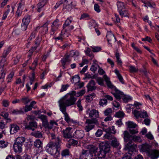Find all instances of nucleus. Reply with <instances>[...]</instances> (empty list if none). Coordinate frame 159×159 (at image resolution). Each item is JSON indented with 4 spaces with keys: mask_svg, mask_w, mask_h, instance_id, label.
<instances>
[{
    "mask_svg": "<svg viewBox=\"0 0 159 159\" xmlns=\"http://www.w3.org/2000/svg\"><path fill=\"white\" fill-rule=\"evenodd\" d=\"M61 143V140L57 137L54 142H50L47 144V151L52 155L56 154V152L60 151Z\"/></svg>",
    "mask_w": 159,
    "mask_h": 159,
    "instance_id": "1",
    "label": "nucleus"
},
{
    "mask_svg": "<svg viewBox=\"0 0 159 159\" xmlns=\"http://www.w3.org/2000/svg\"><path fill=\"white\" fill-rule=\"evenodd\" d=\"M76 98L71 95H66L61 98L58 101L60 108L61 107H66L74 105L76 101Z\"/></svg>",
    "mask_w": 159,
    "mask_h": 159,
    "instance_id": "2",
    "label": "nucleus"
},
{
    "mask_svg": "<svg viewBox=\"0 0 159 159\" xmlns=\"http://www.w3.org/2000/svg\"><path fill=\"white\" fill-rule=\"evenodd\" d=\"M140 150L141 152H146L149 156H152L154 158H157L159 156V151L158 150H153L151 151V146L148 144H143L139 147Z\"/></svg>",
    "mask_w": 159,
    "mask_h": 159,
    "instance_id": "3",
    "label": "nucleus"
},
{
    "mask_svg": "<svg viewBox=\"0 0 159 159\" xmlns=\"http://www.w3.org/2000/svg\"><path fill=\"white\" fill-rule=\"evenodd\" d=\"M85 123L86 125L84 127V129L87 132H89L95 127L94 121L93 120L87 119Z\"/></svg>",
    "mask_w": 159,
    "mask_h": 159,
    "instance_id": "4",
    "label": "nucleus"
},
{
    "mask_svg": "<svg viewBox=\"0 0 159 159\" xmlns=\"http://www.w3.org/2000/svg\"><path fill=\"white\" fill-rule=\"evenodd\" d=\"M57 125V123L53 120L50 121L49 123L48 121L47 120L42 122V125L46 129H51L53 127Z\"/></svg>",
    "mask_w": 159,
    "mask_h": 159,
    "instance_id": "5",
    "label": "nucleus"
},
{
    "mask_svg": "<svg viewBox=\"0 0 159 159\" xmlns=\"http://www.w3.org/2000/svg\"><path fill=\"white\" fill-rule=\"evenodd\" d=\"M72 2L70 0H65L63 2V10L66 12L70 11L72 7Z\"/></svg>",
    "mask_w": 159,
    "mask_h": 159,
    "instance_id": "6",
    "label": "nucleus"
},
{
    "mask_svg": "<svg viewBox=\"0 0 159 159\" xmlns=\"http://www.w3.org/2000/svg\"><path fill=\"white\" fill-rule=\"evenodd\" d=\"M72 128L70 127L67 128L65 130L62 131L63 137L66 139L70 138L72 137L71 130Z\"/></svg>",
    "mask_w": 159,
    "mask_h": 159,
    "instance_id": "7",
    "label": "nucleus"
},
{
    "mask_svg": "<svg viewBox=\"0 0 159 159\" xmlns=\"http://www.w3.org/2000/svg\"><path fill=\"white\" fill-rule=\"evenodd\" d=\"M58 22L59 20L56 19L53 22L52 25L51 31L50 32L51 35L53 34L54 32L57 29L59 26Z\"/></svg>",
    "mask_w": 159,
    "mask_h": 159,
    "instance_id": "8",
    "label": "nucleus"
},
{
    "mask_svg": "<svg viewBox=\"0 0 159 159\" xmlns=\"http://www.w3.org/2000/svg\"><path fill=\"white\" fill-rule=\"evenodd\" d=\"M37 124L36 122L33 121L30 122L29 124L25 126V128L29 130H31L33 131L34 130V129L37 127Z\"/></svg>",
    "mask_w": 159,
    "mask_h": 159,
    "instance_id": "9",
    "label": "nucleus"
},
{
    "mask_svg": "<svg viewBox=\"0 0 159 159\" xmlns=\"http://www.w3.org/2000/svg\"><path fill=\"white\" fill-rule=\"evenodd\" d=\"M60 110L64 114L65 117V120L68 123L71 121V119L70 118L68 114L66 112V109L65 107H61Z\"/></svg>",
    "mask_w": 159,
    "mask_h": 159,
    "instance_id": "10",
    "label": "nucleus"
},
{
    "mask_svg": "<svg viewBox=\"0 0 159 159\" xmlns=\"http://www.w3.org/2000/svg\"><path fill=\"white\" fill-rule=\"evenodd\" d=\"M22 145L15 142L13 145L14 151L18 153H21L22 151Z\"/></svg>",
    "mask_w": 159,
    "mask_h": 159,
    "instance_id": "11",
    "label": "nucleus"
},
{
    "mask_svg": "<svg viewBox=\"0 0 159 159\" xmlns=\"http://www.w3.org/2000/svg\"><path fill=\"white\" fill-rule=\"evenodd\" d=\"M95 83L94 80H91L87 86L88 89V91H92L95 89L96 87L95 86Z\"/></svg>",
    "mask_w": 159,
    "mask_h": 159,
    "instance_id": "12",
    "label": "nucleus"
},
{
    "mask_svg": "<svg viewBox=\"0 0 159 159\" xmlns=\"http://www.w3.org/2000/svg\"><path fill=\"white\" fill-rule=\"evenodd\" d=\"M89 117L90 118H93V119L99 117V112L97 110L93 109L90 111L89 113Z\"/></svg>",
    "mask_w": 159,
    "mask_h": 159,
    "instance_id": "13",
    "label": "nucleus"
},
{
    "mask_svg": "<svg viewBox=\"0 0 159 159\" xmlns=\"http://www.w3.org/2000/svg\"><path fill=\"white\" fill-rule=\"evenodd\" d=\"M106 38L107 39V41L110 43L109 42H116V39L114 35L112 34L111 32H108L106 35Z\"/></svg>",
    "mask_w": 159,
    "mask_h": 159,
    "instance_id": "14",
    "label": "nucleus"
},
{
    "mask_svg": "<svg viewBox=\"0 0 159 159\" xmlns=\"http://www.w3.org/2000/svg\"><path fill=\"white\" fill-rule=\"evenodd\" d=\"M84 135V133L83 130H76L75 132L74 136L75 138L78 139H81L83 137Z\"/></svg>",
    "mask_w": 159,
    "mask_h": 159,
    "instance_id": "15",
    "label": "nucleus"
},
{
    "mask_svg": "<svg viewBox=\"0 0 159 159\" xmlns=\"http://www.w3.org/2000/svg\"><path fill=\"white\" fill-rule=\"evenodd\" d=\"M19 129V127L16 124H12L10 125V132L11 134L16 133Z\"/></svg>",
    "mask_w": 159,
    "mask_h": 159,
    "instance_id": "16",
    "label": "nucleus"
},
{
    "mask_svg": "<svg viewBox=\"0 0 159 159\" xmlns=\"http://www.w3.org/2000/svg\"><path fill=\"white\" fill-rule=\"evenodd\" d=\"M123 135V138L125 142H126L129 141H131L132 136L129 134L128 131L126 130L124 132Z\"/></svg>",
    "mask_w": 159,
    "mask_h": 159,
    "instance_id": "17",
    "label": "nucleus"
},
{
    "mask_svg": "<svg viewBox=\"0 0 159 159\" xmlns=\"http://www.w3.org/2000/svg\"><path fill=\"white\" fill-rule=\"evenodd\" d=\"M70 154V152L68 149H66L62 151L61 153V157L63 159H66L69 157Z\"/></svg>",
    "mask_w": 159,
    "mask_h": 159,
    "instance_id": "18",
    "label": "nucleus"
},
{
    "mask_svg": "<svg viewBox=\"0 0 159 159\" xmlns=\"http://www.w3.org/2000/svg\"><path fill=\"white\" fill-rule=\"evenodd\" d=\"M106 82L107 87L111 89H113L115 87L113 85L111 82L110 79L106 75H105L103 76Z\"/></svg>",
    "mask_w": 159,
    "mask_h": 159,
    "instance_id": "19",
    "label": "nucleus"
},
{
    "mask_svg": "<svg viewBox=\"0 0 159 159\" xmlns=\"http://www.w3.org/2000/svg\"><path fill=\"white\" fill-rule=\"evenodd\" d=\"M34 145L36 147L40 149L43 148V143L39 139H36L34 143Z\"/></svg>",
    "mask_w": 159,
    "mask_h": 159,
    "instance_id": "20",
    "label": "nucleus"
},
{
    "mask_svg": "<svg viewBox=\"0 0 159 159\" xmlns=\"http://www.w3.org/2000/svg\"><path fill=\"white\" fill-rule=\"evenodd\" d=\"M142 2L144 4V6L147 7H149L151 8H155L156 6L155 3L154 2H151L148 1H142Z\"/></svg>",
    "mask_w": 159,
    "mask_h": 159,
    "instance_id": "21",
    "label": "nucleus"
},
{
    "mask_svg": "<svg viewBox=\"0 0 159 159\" xmlns=\"http://www.w3.org/2000/svg\"><path fill=\"white\" fill-rule=\"evenodd\" d=\"M132 141H129L126 146V148L129 149V151L133 152L135 149L136 147V145L133 146L132 144Z\"/></svg>",
    "mask_w": 159,
    "mask_h": 159,
    "instance_id": "22",
    "label": "nucleus"
},
{
    "mask_svg": "<svg viewBox=\"0 0 159 159\" xmlns=\"http://www.w3.org/2000/svg\"><path fill=\"white\" fill-rule=\"evenodd\" d=\"M25 140V137H18L16 139L15 142L23 146Z\"/></svg>",
    "mask_w": 159,
    "mask_h": 159,
    "instance_id": "23",
    "label": "nucleus"
},
{
    "mask_svg": "<svg viewBox=\"0 0 159 159\" xmlns=\"http://www.w3.org/2000/svg\"><path fill=\"white\" fill-rule=\"evenodd\" d=\"M113 94L116 99L119 100L121 99V97L122 96V93L117 90L116 89L115 93H114Z\"/></svg>",
    "mask_w": 159,
    "mask_h": 159,
    "instance_id": "24",
    "label": "nucleus"
},
{
    "mask_svg": "<svg viewBox=\"0 0 159 159\" xmlns=\"http://www.w3.org/2000/svg\"><path fill=\"white\" fill-rule=\"evenodd\" d=\"M48 22H46L44 23L43 25V26H41V30L42 31L41 33L43 34H45L48 31Z\"/></svg>",
    "mask_w": 159,
    "mask_h": 159,
    "instance_id": "25",
    "label": "nucleus"
},
{
    "mask_svg": "<svg viewBox=\"0 0 159 159\" xmlns=\"http://www.w3.org/2000/svg\"><path fill=\"white\" fill-rule=\"evenodd\" d=\"M89 24L91 25L92 26H93V28H95V30L96 31V33L97 34V35H100V33L99 30L97 29L96 28V26L97 25V24L96 23V22L95 21V20H92L91 21L89 22Z\"/></svg>",
    "mask_w": 159,
    "mask_h": 159,
    "instance_id": "26",
    "label": "nucleus"
},
{
    "mask_svg": "<svg viewBox=\"0 0 159 159\" xmlns=\"http://www.w3.org/2000/svg\"><path fill=\"white\" fill-rule=\"evenodd\" d=\"M114 71L115 73L117 75L118 78L120 82H121L122 84H124V81L123 79L122 76L120 73L119 71L117 69H116Z\"/></svg>",
    "mask_w": 159,
    "mask_h": 159,
    "instance_id": "27",
    "label": "nucleus"
},
{
    "mask_svg": "<svg viewBox=\"0 0 159 159\" xmlns=\"http://www.w3.org/2000/svg\"><path fill=\"white\" fill-rule=\"evenodd\" d=\"M117 5L119 11H120V10H123L124 9H125L124 3L123 2H117Z\"/></svg>",
    "mask_w": 159,
    "mask_h": 159,
    "instance_id": "28",
    "label": "nucleus"
},
{
    "mask_svg": "<svg viewBox=\"0 0 159 159\" xmlns=\"http://www.w3.org/2000/svg\"><path fill=\"white\" fill-rule=\"evenodd\" d=\"M80 77L78 75H75L73 77L72 79L71 80V81L72 83H75L76 85L77 83H79L80 81Z\"/></svg>",
    "mask_w": 159,
    "mask_h": 159,
    "instance_id": "29",
    "label": "nucleus"
},
{
    "mask_svg": "<svg viewBox=\"0 0 159 159\" xmlns=\"http://www.w3.org/2000/svg\"><path fill=\"white\" fill-rule=\"evenodd\" d=\"M119 143L117 141L115 137L111 140V145L114 147H118L119 145Z\"/></svg>",
    "mask_w": 159,
    "mask_h": 159,
    "instance_id": "30",
    "label": "nucleus"
},
{
    "mask_svg": "<svg viewBox=\"0 0 159 159\" xmlns=\"http://www.w3.org/2000/svg\"><path fill=\"white\" fill-rule=\"evenodd\" d=\"M40 27L38 26L36 27L35 30L31 33V35L28 39V40H31L32 38H34L35 36V34L38 30L40 29Z\"/></svg>",
    "mask_w": 159,
    "mask_h": 159,
    "instance_id": "31",
    "label": "nucleus"
},
{
    "mask_svg": "<svg viewBox=\"0 0 159 159\" xmlns=\"http://www.w3.org/2000/svg\"><path fill=\"white\" fill-rule=\"evenodd\" d=\"M126 124L128 127L130 128H134L137 126L136 124L131 121H128Z\"/></svg>",
    "mask_w": 159,
    "mask_h": 159,
    "instance_id": "32",
    "label": "nucleus"
},
{
    "mask_svg": "<svg viewBox=\"0 0 159 159\" xmlns=\"http://www.w3.org/2000/svg\"><path fill=\"white\" fill-rule=\"evenodd\" d=\"M38 62V59H36L34 60L32 63L31 66L29 68L30 69L33 70H35L36 67L37 65Z\"/></svg>",
    "mask_w": 159,
    "mask_h": 159,
    "instance_id": "33",
    "label": "nucleus"
},
{
    "mask_svg": "<svg viewBox=\"0 0 159 159\" xmlns=\"http://www.w3.org/2000/svg\"><path fill=\"white\" fill-rule=\"evenodd\" d=\"M32 135L36 138H41L42 137V134L41 132L39 131H36L32 133Z\"/></svg>",
    "mask_w": 159,
    "mask_h": 159,
    "instance_id": "34",
    "label": "nucleus"
},
{
    "mask_svg": "<svg viewBox=\"0 0 159 159\" xmlns=\"http://www.w3.org/2000/svg\"><path fill=\"white\" fill-rule=\"evenodd\" d=\"M132 141L134 142H140L142 141V139L139 136H132V139L130 141Z\"/></svg>",
    "mask_w": 159,
    "mask_h": 159,
    "instance_id": "35",
    "label": "nucleus"
},
{
    "mask_svg": "<svg viewBox=\"0 0 159 159\" xmlns=\"http://www.w3.org/2000/svg\"><path fill=\"white\" fill-rule=\"evenodd\" d=\"M11 112L13 114L16 115L24 113L23 111L22 110H19L18 109L13 110H12L11 111Z\"/></svg>",
    "mask_w": 159,
    "mask_h": 159,
    "instance_id": "36",
    "label": "nucleus"
},
{
    "mask_svg": "<svg viewBox=\"0 0 159 159\" xmlns=\"http://www.w3.org/2000/svg\"><path fill=\"white\" fill-rule=\"evenodd\" d=\"M8 143L4 140L0 141V147L3 148L6 147L8 145Z\"/></svg>",
    "mask_w": 159,
    "mask_h": 159,
    "instance_id": "37",
    "label": "nucleus"
},
{
    "mask_svg": "<svg viewBox=\"0 0 159 159\" xmlns=\"http://www.w3.org/2000/svg\"><path fill=\"white\" fill-rule=\"evenodd\" d=\"M112 110L111 108H108L104 112V113L105 116H111V114Z\"/></svg>",
    "mask_w": 159,
    "mask_h": 159,
    "instance_id": "38",
    "label": "nucleus"
},
{
    "mask_svg": "<svg viewBox=\"0 0 159 159\" xmlns=\"http://www.w3.org/2000/svg\"><path fill=\"white\" fill-rule=\"evenodd\" d=\"M61 34L62 35L63 39L68 37L70 34L69 32H67V31L65 30H62L61 31Z\"/></svg>",
    "mask_w": 159,
    "mask_h": 159,
    "instance_id": "39",
    "label": "nucleus"
},
{
    "mask_svg": "<svg viewBox=\"0 0 159 159\" xmlns=\"http://www.w3.org/2000/svg\"><path fill=\"white\" fill-rule=\"evenodd\" d=\"M110 133H106L104 136V137L109 140H112L115 137Z\"/></svg>",
    "mask_w": 159,
    "mask_h": 159,
    "instance_id": "40",
    "label": "nucleus"
},
{
    "mask_svg": "<svg viewBox=\"0 0 159 159\" xmlns=\"http://www.w3.org/2000/svg\"><path fill=\"white\" fill-rule=\"evenodd\" d=\"M2 73L0 74V80H1L2 82H3L4 81V79L5 77V75L6 74V71L5 70H1Z\"/></svg>",
    "mask_w": 159,
    "mask_h": 159,
    "instance_id": "41",
    "label": "nucleus"
},
{
    "mask_svg": "<svg viewBox=\"0 0 159 159\" xmlns=\"http://www.w3.org/2000/svg\"><path fill=\"white\" fill-rule=\"evenodd\" d=\"M30 16H28L26 17H25L22 20V23L26 24V25H28L30 21Z\"/></svg>",
    "mask_w": 159,
    "mask_h": 159,
    "instance_id": "42",
    "label": "nucleus"
},
{
    "mask_svg": "<svg viewBox=\"0 0 159 159\" xmlns=\"http://www.w3.org/2000/svg\"><path fill=\"white\" fill-rule=\"evenodd\" d=\"M69 142L70 145L73 146L76 145L78 143L77 140H75L73 139H70L69 140Z\"/></svg>",
    "mask_w": 159,
    "mask_h": 159,
    "instance_id": "43",
    "label": "nucleus"
},
{
    "mask_svg": "<svg viewBox=\"0 0 159 159\" xmlns=\"http://www.w3.org/2000/svg\"><path fill=\"white\" fill-rule=\"evenodd\" d=\"M119 12L120 13V15L122 17H126L128 16V13L127 11L125 10L124 9L123 10H120V11H119Z\"/></svg>",
    "mask_w": 159,
    "mask_h": 159,
    "instance_id": "44",
    "label": "nucleus"
},
{
    "mask_svg": "<svg viewBox=\"0 0 159 159\" xmlns=\"http://www.w3.org/2000/svg\"><path fill=\"white\" fill-rule=\"evenodd\" d=\"M37 48V46H35L34 47H32L31 49L29 50L28 52V56L30 57L32 54V53Z\"/></svg>",
    "mask_w": 159,
    "mask_h": 159,
    "instance_id": "45",
    "label": "nucleus"
},
{
    "mask_svg": "<svg viewBox=\"0 0 159 159\" xmlns=\"http://www.w3.org/2000/svg\"><path fill=\"white\" fill-rule=\"evenodd\" d=\"M72 22V20L69 19H68L66 20L65 21L64 24L63 25V29H65L66 27L67 26L69 25L70 23H71Z\"/></svg>",
    "mask_w": 159,
    "mask_h": 159,
    "instance_id": "46",
    "label": "nucleus"
},
{
    "mask_svg": "<svg viewBox=\"0 0 159 159\" xmlns=\"http://www.w3.org/2000/svg\"><path fill=\"white\" fill-rule=\"evenodd\" d=\"M129 70L131 73H135L137 72L138 70V68L135 67L133 66H130L129 67Z\"/></svg>",
    "mask_w": 159,
    "mask_h": 159,
    "instance_id": "47",
    "label": "nucleus"
},
{
    "mask_svg": "<svg viewBox=\"0 0 159 159\" xmlns=\"http://www.w3.org/2000/svg\"><path fill=\"white\" fill-rule=\"evenodd\" d=\"M79 52L77 51H71L70 52V55L71 57L74 56L75 57L79 56Z\"/></svg>",
    "mask_w": 159,
    "mask_h": 159,
    "instance_id": "48",
    "label": "nucleus"
},
{
    "mask_svg": "<svg viewBox=\"0 0 159 159\" xmlns=\"http://www.w3.org/2000/svg\"><path fill=\"white\" fill-rule=\"evenodd\" d=\"M84 51L86 54L89 56L92 57H94V55L93 54L90 53L91 49L89 48H87Z\"/></svg>",
    "mask_w": 159,
    "mask_h": 159,
    "instance_id": "49",
    "label": "nucleus"
},
{
    "mask_svg": "<svg viewBox=\"0 0 159 159\" xmlns=\"http://www.w3.org/2000/svg\"><path fill=\"white\" fill-rule=\"evenodd\" d=\"M124 113L122 111H119L116 112L115 114V116L116 117L121 118L123 117L124 116Z\"/></svg>",
    "mask_w": 159,
    "mask_h": 159,
    "instance_id": "50",
    "label": "nucleus"
},
{
    "mask_svg": "<svg viewBox=\"0 0 159 159\" xmlns=\"http://www.w3.org/2000/svg\"><path fill=\"white\" fill-rule=\"evenodd\" d=\"M141 112V111H139L136 110H134V114L136 118L138 119L139 117H140Z\"/></svg>",
    "mask_w": 159,
    "mask_h": 159,
    "instance_id": "51",
    "label": "nucleus"
},
{
    "mask_svg": "<svg viewBox=\"0 0 159 159\" xmlns=\"http://www.w3.org/2000/svg\"><path fill=\"white\" fill-rule=\"evenodd\" d=\"M107 100L106 99L103 98L101 99L99 102V104L101 106L107 104Z\"/></svg>",
    "mask_w": 159,
    "mask_h": 159,
    "instance_id": "52",
    "label": "nucleus"
},
{
    "mask_svg": "<svg viewBox=\"0 0 159 159\" xmlns=\"http://www.w3.org/2000/svg\"><path fill=\"white\" fill-rule=\"evenodd\" d=\"M47 2L46 0H43L40 2L37 5L38 7H43Z\"/></svg>",
    "mask_w": 159,
    "mask_h": 159,
    "instance_id": "53",
    "label": "nucleus"
},
{
    "mask_svg": "<svg viewBox=\"0 0 159 159\" xmlns=\"http://www.w3.org/2000/svg\"><path fill=\"white\" fill-rule=\"evenodd\" d=\"M14 73L13 72H11L9 75L8 76L7 82L9 83L11 82L12 80V79L14 76Z\"/></svg>",
    "mask_w": 159,
    "mask_h": 159,
    "instance_id": "54",
    "label": "nucleus"
},
{
    "mask_svg": "<svg viewBox=\"0 0 159 159\" xmlns=\"http://www.w3.org/2000/svg\"><path fill=\"white\" fill-rule=\"evenodd\" d=\"M94 96V94L92 93L88 95L86 97V99L88 102L90 101L93 100V97Z\"/></svg>",
    "mask_w": 159,
    "mask_h": 159,
    "instance_id": "55",
    "label": "nucleus"
},
{
    "mask_svg": "<svg viewBox=\"0 0 159 159\" xmlns=\"http://www.w3.org/2000/svg\"><path fill=\"white\" fill-rule=\"evenodd\" d=\"M10 51L11 49L10 48H8L7 50L4 51L2 54V57L4 58H5L10 52Z\"/></svg>",
    "mask_w": 159,
    "mask_h": 159,
    "instance_id": "56",
    "label": "nucleus"
},
{
    "mask_svg": "<svg viewBox=\"0 0 159 159\" xmlns=\"http://www.w3.org/2000/svg\"><path fill=\"white\" fill-rule=\"evenodd\" d=\"M92 49V51L94 52H98L100 51L101 50V48L98 47H91Z\"/></svg>",
    "mask_w": 159,
    "mask_h": 159,
    "instance_id": "57",
    "label": "nucleus"
},
{
    "mask_svg": "<svg viewBox=\"0 0 159 159\" xmlns=\"http://www.w3.org/2000/svg\"><path fill=\"white\" fill-rule=\"evenodd\" d=\"M69 86V85L68 84H66V85H62L61 89L60 90V92H62L66 90Z\"/></svg>",
    "mask_w": 159,
    "mask_h": 159,
    "instance_id": "58",
    "label": "nucleus"
},
{
    "mask_svg": "<svg viewBox=\"0 0 159 159\" xmlns=\"http://www.w3.org/2000/svg\"><path fill=\"white\" fill-rule=\"evenodd\" d=\"M148 117V115L147 113V112L146 111H144L142 112L141 111L140 114V117L143 118H145Z\"/></svg>",
    "mask_w": 159,
    "mask_h": 159,
    "instance_id": "59",
    "label": "nucleus"
},
{
    "mask_svg": "<svg viewBox=\"0 0 159 159\" xmlns=\"http://www.w3.org/2000/svg\"><path fill=\"white\" fill-rule=\"evenodd\" d=\"M97 80V82L99 85L101 86L104 85L103 80L101 78H98Z\"/></svg>",
    "mask_w": 159,
    "mask_h": 159,
    "instance_id": "60",
    "label": "nucleus"
},
{
    "mask_svg": "<svg viewBox=\"0 0 159 159\" xmlns=\"http://www.w3.org/2000/svg\"><path fill=\"white\" fill-rule=\"evenodd\" d=\"M38 118L39 119H40L41 120V121H42V122H43L45 121L46 120H47V116H46L43 115H41L39 116H38Z\"/></svg>",
    "mask_w": 159,
    "mask_h": 159,
    "instance_id": "61",
    "label": "nucleus"
},
{
    "mask_svg": "<svg viewBox=\"0 0 159 159\" xmlns=\"http://www.w3.org/2000/svg\"><path fill=\"white\" fill-rule=\"evenodd\" d=\"M9 104V101L6 100H3L2 101V104L3 106L5 107H7Z\"/></svg>",
    "mask_w": 159,
    "mask_h": 159,
    "instance_id": "62",
    "label": "nucleus"
},
{
    "mask_svg": "<svg viewBox=\"0 0 159 159\" xmlns=\"http://www.w3.org/2000/svg\"><path fill=\"white\" fill-rule=\"evenodd\" d=\"M102 134V131L100 129H98L95 133V135L97 137L101 136Z\"/></svg>",
    "mask_w": 159,
    "mask_h": 159,
    "instance_id": "63",
    "label": "nucleus"
},
{
    "mask_svg": "<svg viewBox=\"0 0 159 159\" xmlns=\"http://www.w3.org/2000/svg\"><path fill=\"white\" fill-rule=\"evenodd\" d=\"M88 62V60L86 59H84L82 60V62L79 64V65L80 66V67H82L85 64H87Z\"/></svg>",
    "mask_w": 159,
    "mask_h": 159,
    "instance_id": "64",
    "label": "nucleus"
}]
</instances>
